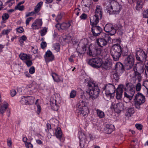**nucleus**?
Wrapping results in <instances>:
<instances>
[{
    "label": "nucleus",
    "instance_id": "45",
    "mask_svg": "<svg viewBox=\"0 0 148 148\" xmlns=\"http://www.w3.org/2000/svg\"><path fill=\"white\" fill-rule=\"evenodd\" d=\"M55 49L58 52L60 51V45L58 43H56L54 45Z\"/></svg>",
    "mask_w": 148,
    "mask_h": 148
},
{
    "label": "nucleus",
    "instance_id": "30",
    "mask_svg": "<svg viewBox=\"0 0 148 148\" xmlns=\"http://www.w3.org/2000/svg\"><path fill=\"white\" fill-rule=\"evenodd\" d=\"M86 102L83 100L80 101L77 105V106L79 109L85 108V107H87L86 106Z\"/></svg>",
    "mask_w": 148,
    "mask_h": 148
},
{
    "label": "nucleus",
    "instance_id": "36",
    "mask_svg": "<svg viewBox=\"0 0 148 148\" xmlns=\"http://www.w3.org/2000/svg\"><path fill=\"white\" fill-rule=\"evenodd\" d=\"M124 28V27L119 25L118 27V28L117 29L119 34L120 35H122L125 31Z\"/></svg>",
    "mask_w": 148,
    "mask_h": 148
},
{
    "label": "nucleus",
    "instance_id": "55",
    "mask_svg": "<svg viewBox=\"0 0 148 148\" xmlns=\"http://www.w3.org/2000/svg\"><path fill=\"white\" fill-rule=\"evenodd\" d=\"M10 29H4L2 31V33L3 35L7 34L10 32Z\"/></svg>",
    "mask_w": 148,
    "mask_h": 148
},
{
    "label": "nucleus",
    "instance_id": "4",
    "mask_svg": "<svg viewBox=\"0 0 148 148\" xmlns=\"http://www.w3.org/2000/svg\"><path fill=\"white\" fill-rule=\"evenodd\" d=\"M122 48L120 45L117 44L113 45L111 49L110 53L114 61H117L121 57Z\"/></svg>",
    "mask_w": 148,
    "mask_h": 148
},
{
    "label": "nucleus",
    "instance_id": "8",
    "mask_svg": "<svg viewBox=\"0 0 148 148\" xmlns=\"http://www.w3.org/2000/svg\"><path fill=\"white\" fill-rule=\"evenodd\" d=\"M105 92V94L107 97L114 96L115 89L114 86L111 84H106L103 88Z\"/></svg>",
    "mask_w": 148,
    "mask_h": 148
},
{
    "label": "nucleus",
    "instance_id": "40",
    "mask_svg": "<svg viewBox=\"0 0 148 148\" xmlns=\"http://www.w3.org/2000/svg\"><path fill=\"white\" fill-rule=\"evenodd\" d=\"M127 89L129 90H134V86L131 83H128L126 84Z\"/></svg>",
    "mask_w": 148,
    "mask_h": 148
},
{
    "label": "nucleus",
    "instance_id": "17",
    "mask_svg": "<svg viewBox=\"0 0 148 148\" xmlns=\"http://www.w3.org/2000/svg\"><path fill=\"white\" fill-rule=\"evenodd\" d=\"M55 134L56 137L59 138L61 141H64L65 138L62 137V132L60 127H57L56 129Z\"/></svg>",
    "mask_w": 148,
    "mask_h": 148
},
{
    "label": "nucleus",
    "instance_id": "39",
    "mask_svg": "<svg viewBox=\"0 0 148 148\" xmlns=\"http://www.w3.org/2000/svg\"><path fill=\"white\" fill-rule=\"evenodd\" d=\"M96 111L97 115L100 118H102L104 116V113L102 111L98 109H97Z\"/></svg>",
    "mask_w": 148,
    "mask_h": 148
},
{
    "label": "nucleus",
    "instance_id": "3",
    "mask_svg": "<svg viewBox=\"0 0 148 148\" xmlns=\"http://www.w3.org/2000/svg\"><path fill=\"white\" fill-rule=\"evenodd\" d=\"M134 71L133 78L137 79L139 82L142 79L141 74L143 73L145 70L143 64L140 63H138L134 66L133 69Z\"/></svg>",
    "mask_w": 148,
    "mask_h": 148
},
{
    "label": "nucleus",
    "instance_id": "15",
    "mask_svg": "<svg viewBox=\"0 0 148 148\" xmlns=\"http://www.w3.org/2000/svg\"><path fill=\"white\" fill-rule=\"evenodd\" d=\"M45 61L47 62H49L54 60V57L51 52L49 50L46 52L44 56Z\"/></svg>",
    "mask_w": 148,
    "mask_h": 148
},
{
    "label": "nucleus",
    "instance_id": "13",
    "mask_svg": "<svg viewBox=\"0 0 148 148\" xmlns=\"http://www.w3.org/2000/svg\"><path fill=\"white\" fill-rule=\"evenodd\" d=\"M90 24L92 26L97 25L99 23V19H101L100 17L95 14L90 15Z\"/></svg>",
    "mask_w": 148,
    "mask_h": 148
},
{
    "label": "nucleus",
    "instance_id": "2",
    "mask_svg": "<svg viewBox=\"0 0 148 148\" xmlns=\"http://www.w3.org/2000/svg\"><path fill=\"white\" fill-rule=\"evenodd\" d=\"M89 90L86 92L89 95V98L92 100L95 99L99 96L100 90L97 84L92 81L89 82L88 85Z\"/></svg>",
    "mask_w": 148,
    "mask_h": 148
},
{
    "label": "nucleus",
    "instance_id": "64",
    "mask_svg": "<svg viewBox=\"0 0 148 148\" xmlns=\"http://www.w3.org/2000/svg\"><path fill=\"white\" fill-rule=\"evenodd\" d=\"M62 16L60 14L58 15L56 18V21L59 22L62 19Z\"/></svg>",
    "mask_w": 148,
    "mask_h": 148
},
{
    "label": "nucleus",
    "instance_id": "42",
    "mask_svg": "<svg viewBox=\"0 0 148 148\" xmlns=\"http://www.w3.org/2000/svg\"><path fill=\"white\" fill-rule=\"evenodd\" d=\"M47 32V29L46 27H44L40 31V35L43 36L45 35Z\"/></svg>",
    "mask_w": 148,
    "mask_h": 148
},
{
    "label": "nucleus",
    "instance_id": "63",
    "mask_svg": "<svg viewBox=\"0 0 148 148\" xmlns=\"http://www.w3.org/2000/svg\"><path fill=\"white\" fill-rule=\"evenodd\" d=\"M47 46V43L45 42H42L41 44V47L42 49L45 48Z\"/></svg>",
    "mask_w": 148,
    "mask_h": 148
},
{
    "label": "nucleus",
    "instance_id": "10",
    "mask_svg": "<svg viewBox=\"0 0 148 148\" xmlns=\"http://www.w3.org/2000/svg\"><path fill=\"white\" fill-rule=\"evenodd\" d=\"M92 4V0H82L81 5L83 10L84 12H88L90 10V7Z\"/></svg>",
    "mask_w": 148,
    "mask_h": 148
},
{
    "label": "nucleus",
    "instance_id": "33",
    "mask_svg": "<svg viewBox=\"0 0 148 148\" xmlns=\"http://www.w3.org/2000/svg\"><path fill=\"white\" fill-rule=\"evenodd\" d=\"M70 26V24L69 23H63L60 24V27L61 29H64L68 28Z\"/></svg>",
    "mask_w": 148,
    "mask_h": 148
},
{
    "label": "nucleus",
    "instance_id": "16",
    "mask_svg": "<svg viewBox=\"0 0 148 148\" xmlns=\"http://www.w3.org/2000/svg\"><path fill=\"white\" fill-rule=\"evenodd\" d=\"M79 138L80 140V146L81 147H83L85 143V139L86 136L85 134L82 132H79Z\"/></svg>",
    "mask_w": 148,
    "mask_h": 148
},
{
    "label": "nucleus",
    "instance_id": "58",
    "mask_svg": "<svg viewBox=\"0 0 148 148\" xmlns=\"http://www.w3.org/2000/svg\"><path fill=\"white\" fill-rule=\"evenodd\" d=\"M14 0H10L7 2V3L9 7H10L13 3H14L15 2Z\"/></svg>",
    "mask_w": 148,
    "mask_h": 148
},
{
    "label": "nucleus",
    "instance_id": "5",
    "mask_svg": "<svg viewBox=\"0 0 148 148\" xmlns=\"http://www.w3.org/2000/svg\"><path fill=\"white\" fill-rule=\"evenodd\" d=\"M87 63L92 67L99 68L102 65V60L100 58L96 57L86 60Z\"/></svg>",
    "mask_w": 148,
    "mask_h": 148
},
{
    "label": "nucleus",
    "instance_id": "28",
    "mask_svg": "<svg viewBox=\"0 0 148 148\" xmlns=\"http://www.w3.org/2000/svg\"><path fill=\"white\" fill-rule=\"evenodd\" d=\"M43 3V2L40 1L37 4L35 7L34 11H33L34 12L35 14L38 13L40 11V8L42 5Z\"/></svg>",
    "mask_w": 148,
    "mask_h": 148
},
{
    "label": "nucleus",
    "instance_id": "12",
    "mask_svg": "<svg viewBox=\"0 0 148 148\" xmlns=\"http://www.w3.org/2000/svg\"><path fill=\"white\" fill-rule=\"evenodd\" d=\"M105 31L108 33L110 35H114L116 32V30L113 26L110 24H107L104 27Z\"/></svg>",
    "mask_w": 148,
    "mask_h": 148
},
{
    "label": "nucleus",
    "instance_id": "52",
    "mask_svg": "<svg viewBox=\"0 0 148 148\" xmlns=\"http://www.w3.org/2000/svg\"><path fill=\"white\" fill-rule=\"evenodd\" d=\"M76 92L74 90H72L70 93V97L71 98H74L76 96Z\"/></svg>",
    "mask_w": 148,
    "mask_h": 148
},
{
    "label": "nucleus",
    "instance_id": "61",
    "mask_svg": "<svg viewBox=\"0 0 148 148\" xmlns=\"http://www.w3.org/2000/svg\"><path fill=\"white\" fill-rule=\"evenodd\" d=\"M124 95L125 97L129 99L130 101L132 99V98L130 97V96L129 95L127 94V92H124Z\"/></svg>",
    "mask_w": 148,
    "mask_h": 148
},
{
    "label": "nucleus",
    "instance_id": "20",
    "mask_svg": "<svg viewBox=\"0 0 148 148\" xmlns=\"http://www.w3.org/2000/svg\"><path fill=\"white\" fill-rule=\"evenodd\" d=\"M9 105L8 103H6L2 105L0 108V113L3 114L7 109V111L9 113H10V110L9 109H7L8 108Z\"/></svg>",
    "mask_w": 148,
    "mask_h": 148
},
{
    "label": "nucleus",
    "instance_id": "34",
    "mask_svg": "<svg viewBox=\"0 0 148 148\" xmlns=\"http://www.w3.org/2000/svg\"><path fill=\"white\" fill-rule=\"evenodd\" d=\"M27 105H32L34 103L35 98L32 96H27Z\"/></svg>",
    "mask_w": 148,
    "mask_h": 148
},
{
    "label": "nucleus",
    "instance_id": "44",
    "mask_svg": "<svg viewBox=\"0 0 148 148\" xmlns=\"http://www.w3.org/2000/svg\"><path fill=\"white\" fill-rule=\"evenodd\" d=\"M32 29H38L40 28L39 26L38 25L34 22L32 24Z\"/></svg>",
    "mask_w": 148,
    "mask_h": 148
},
{
    "label": "nucleus",
    "instance_id": "14",
    "mask_svg": "<svg viewBox=\"0 0 148 148\" xmlns=\"http://www.w3.org/2000/svg\"><path fill=\"white\" fill-rule=\"evenodd\" d=\"M92 26V32L93 35L94 36H97L99 35L102 31L101 28L96 25Z\"/></svg>",
    "mask_w": 148,
    "mask_h": 148
},
{
    "label": "nucleus",
    "instance_id": "22",
    "mask_svg": "<svg viewBox=\"0 0 148 148\" xmlns=\"http://www.w3.org/2000/svg\"><path fill=\"white\" fill-rule=\"evenodd\" d=\"M79 113L83 116H87L89 112L88 107H85V108L79 109Z\"/></svg>",
    "mask_w": 148,
    "mask_h": 148
},
{
    "label": "nucleus",
    "instance_id": "47",
    "mask_svg": "<svg viewBox=\"0 0 148 148\" xmlns=\"http://www.w3.org/2000/svg\"><path fill=\"white\" fill-rule=\"evenodd\" d=\"M145 64H147L145 65L146 70H145V75L147 77H148V61H145Z\"/></svg>",
    "mask_w": 148,
    "mask_h": 148
},
{
    "label": "nucleus",
    "instance_id": "56",
    "mask_svg": "<svg viewBox=\"0 0 148 148\" xmlns=\"http://www.w3.org/2000/svg\"><path fill=\"white\" fill-rule=\"evenodd\" d=\"M25 145L27 148H32V145L30 143L26 142L25 143Z\"/></svg>",
    "mask_w": 148,
    "mask_h": 148
},
{
    "label": "nucleus",
    "instance_id": "38",
    "mask_svg": "<svg viewBox=\"0 0 148 148\" xmlns=\"http://www.w3.org/2000/svg\"><path fill=\"white\" fill-rule=\"evenodd\" d=\"M52 77L55 81L59 82L60 80L58 75L55 73H53L52 74Z\"/></svg>",
    "mask_w": 148,
    "mask_h": 148
},
{
    "label": "nucleus",
    "instance_id": "11",
    "mask_svg": "<svg viewBox=\"0 0 148 148\" xmlns=\"http://www.w3.org/2000/svg\"><path fill=\"white\" fill-rule=\"evenodd\" d=\"M136 56L138 60L141 62H143L144 61L145 62L147 58V55L144 51L140 50L136 52Z\"/></svg>",
    "mask_w": 148,
    "mask_h": 148
},
{
    "label": "nucleus",
    "instance_id": "7",
    "mask_svg": "<svg viewBox=\"0 0 148 148\" xmlns=\"http://www.w3.org/2000/svg\"><path fill=\"white\" fill-rule=\"evenodd\" d=\"M108 12L110 14L112 13L114 14H119L121 9V6L116 2L114 1L112 3V5H110V8H108Z\"/></svg>",
    "mask_w": 148,
    "mask_h": 148
},
{
    "label": "nucleus",
    "instance_id": "1",
    "mask_svg": "<svg viewBox=\"0 0 148 148\" xmlns=\"http://www.w3.org/2000/svg\"><path fill=\"white\" fill-rule=\"evenodd\" d=\"M79 44L82 46V48L79 51H77L79 54H84L87 51V53L88 55L91 56H94L100 53V51L99 49L93 48L92 49H90V47L88 45V41L86 39L82 40L79 43Z\"/></svg>",
    "mask_w": 148,
    "mask_h": 148
},
{
    "label": "nucleus",
    "instance_id": "49",
    "mask_svg": "<svg viewBox=\"0 0 148 148\" xmlns=\"http://www.w3.org/2000/svg\"><path fill=\"white\" fill-rule=\"evenodd\" d=\"M135 91L134 90H129V92H127V94L130 96V97L132 99L134 94Z\"/></svg>",
    "mask_w": 148,
    "mask_h": 148
},
{
    "label": "nucleus",
    "instance_id": "59",
    "mask_svg": "<svg viewBox=\"0 0 148 148\" xmlns=\"http://www.w3.org/2000/svg\"><path fill=\"white\" fill-rule=\"evenodd\" d=\"M16 94V91L14 89H12L10 90V94L12 97H14Z\"/></svg>",
    "mask_w": 148,
    "mask_h": 148
},
{
    "label": "nucleus",
    "instance_id": "51",
    "mask_svg": "<svg viewBox=\"0 0 148 148\" xmlns=\"http://www.w3.org/2000/svg\"><path fill=\"white\" fill-rule=\"evenodd\" d=\"M9 16L8 14L5 13L2 16V19L3 20H5L8 19L9 18Z\"/></svg>",
    "mask_w": 148,
    "mask_h": 148
},
{
    "label": "nucleus",
    "instance_id": "53",
    "mask_svg": "<svg viewBox=\"0 0 148 148\" xmlns=\"http://www.w3.org/2000/svg\"><path fill=\"white\" fill-rule=\"evenodd\" d=\"M138 82H139L138 81ZM141 88V84L138 82L136 85V90L137 91H139Z\"/></svg>",
    "mask_w": 148,
    "mask_h": 148
},
{
    "label": "nucleus",
    "instance_id": "43",
    "mask_svg": "<svg viewBox=\"0 0 148 148\" xmlns=\"http://www.w3.org/2000/svg\"><path fill=\"white\" fill-rule=\"evenodd\" d=\"M34 22L36 23L40 27L42 24V20L40 19H36L34 21Z\"/></svg>",
    "mask_w": 148,
    "mask_h": 148
},
{
    "label": "nucleus",
    "instance_id": "23",
    "mask_svg": "<svg viewBox=\"0 0 148 148\" xmlns=\"http://www.w3.org/2000/svg\"><path fill=\"white\" fill-rule=\"evenodd\" d=\"M102 11L101 7L99 5H97L95 11V14L101 18L102 16Z\"/></svg>",
    "mask_w": 148,
    "mask_h": 148
},
{
    "label": "nucleus",
    "instance_id": "25",
    "mask_svg": "<svg viewBox=\"0 0 148 148\" xmlns=\"http://www.w3.org/2000/svg\"><path fill=\"white\" fill-rule=\"evenodd\" d=\"M102 68L106 70H108L111 68L112 63L110 62H106L102 64Z\"/></svg>",
    "mask_w": 148,
    "mask_h": 148
},
{
    "label": "nucleus",
    "instance_id": "48",
    "mask_svg": "<svg viewBox=\"0 0 148 148\" xmlns=\"http://www.w3.org/2000/svg\"><path fill=\"white\" fill-rule=\"evenodd\" d=\"M143 14L144 18H148V9L144 10L143 12Z\"/></svg>",
    "mask_w": 148,
    "mask_h": 148
},
{
    "label": "nucleus",
    "instance_id": "35",
    "mask_svg": "<svg viewBox=\"0 0 148 148\" xmlns=\"http://www.w3.org/2000/svg\"><path fill=\"white\" fill-rule=\"evenodd\" d=\"M112 77L116 82H118L119 79V76L118 74L116 71L115 72L113 73L112 74Z\"/></svg>",
    "mask_w": 148,
    "mask_h": 148
},
{
    "label": "nucleus",
    "instance_id": "19",
    "mask_svg": "<svg viewBox=\"0 0 148 148\" xmlns=\"http://www.w3.org/2000/svg\"><path fill=\"white\" fill-rule=\"evenodd\" d=\"M50 105L52 109L54 111H57L58 109V106L56 103V100L52 99L50 101Z\"/></svg>",
    "mask_w": 148,
    "mask_h": 148
},
{
    "label": "nucleus",
    "instance_id": "26",
    "mask_svg": "<svg viewBox=\"0 0 148 148\" xmlns=\"http://www.w3.org/2000/svg\"><path fill=\"white\" fill-rule=\"evenodd\" d=\"M122 88L118 87L116 90V98L118 99H120L122 97Z\"/></svg>",
    "mask_w": 148,
    "mask_h": 148
},
{
    "label": "nucleus",
    "instance_id": "54",
    "mask_svg": "<svg viewBox=\"0 0 148 148\" xmlns=\"http://www.w3.org/2000/svg\"><path fill=\"white\" fill-rule=\"evenodd\" d=\"M87 18V15L85 13L82 14L80 16V18L81 19L85 20Z\"/></svg>",
    "mask_w": 148,
    "mask_h": 148
},
{
    "label": "nucleus",
    "instance_id": "46",
    "mask_svg": "<svg viewBox=\"0 0 148 148\" xmlns=\"http://www.w3.org/2000/svg\"><path fill=\"white\" fill-rule=\"evenodd\" d=\"M26 63L27 66L28 67L30 66L32 64V61L30 60H27L24 62Z\"/></svg>",
    "mask_w": 148,
    "mask_h": 148
},
{
    "label": "nucleus",
    "instance_id": "50",
    "mask_svg": "<svg viewBox=\"0 0 148 148\" xmlns=\"http://www.w3.org/2000/svg\"><path fill=\"white\" fill-rule=\"evenodd\" d=\"M143 85L144 86L147 90L148 94V80L145 81L144 82Z\"/></svg>",
    "mask_w": 148,
    "mask_h": 148
},
{
    "label": "nucleus",
    "instance_id": "29",
    "mask_svg": "<svg viewBox=\"0 0 148 148\" xmlns=\"http://www.w3.org/2000/svg\"><path fill=\"white\" fill-rule=\"evenodd\" d=\"M115 68L116 71L117 70H123L124 69V67L123 64L120 62L117 63L115 66Z\"/></svg>",
    "mask_w": 148,
    "mask_h": 148
},
{
    "label": "nucleus",
    "instance_id": "24",
    "mask_svg": "<svg viewBox=\"0 0 148 148\" xmlns=\"http://www.w3.org/2000/svg\"><path fill=\"white\" fill-rule=\"evenodd\" d=\"M19 57L21 60L24 61V62L27 60H30L32 58L31 56L30 55L23 53L20 54Z\"/></svg>",
    "mask_w": 148,
    "mask_h": 148
},
{
    "label": "nucleus",
    "instance_id": "18",
    "mask_svg": "<svg viewBox=\"0 0 148 148\" xmlns=\"http://www.w3.org/2000/svg\"><path fill=\"white\" fill-rule=\"evenodd\" d=\"M97 42L98 45L101 47L105 46L107 43V42L106 39L102 38H100L97 39Z\"/></svg>",
    "mask_w": 148,
    "mask_h": 148
},
{
    "label": "nucleus",
    "instance_id": "6",
    "mask_svg": "<svg viewBox=\"0 0 148 148\" xmlns=\"http://www.w3.org/2000/svg\"><path fill=\"white\" fill-rule=\"evenodd\" d=\"M134 105L136 108L139 109L140 106L144 103L145 101V96L141 93H138L135 97Z\"/></svg>",
    "mask_w": 148,
    "mask_h": 148
},
{
    "label": "nucleus",
    "instance_id": "37",
    "mask_svg": "<svg viewBox=\"0 0 148 148\" xmlns=\"http://www.w3.org/2000/svg\"><path fill=\"white\" fill-rule=\"evenodd\" d=\"M20 102L22 104L27 105V97H21Z\"/></svg>",
    "mask_w": 148,
    "mask_h": 148
},
{
    "label": "nucleus",
    "instance_id": "57",
    "mask_svg": "<svg viewBox=\"0 0 148 148\" xmlns=\"http://www.w3.org/2000/svg\"><path fill=\"white\" fill-rule=\"evenodd\" d=\"M12 142L11 139L8 138L7 139V145L10 148H11L12 147Z\"/></svg>",
    "mask_w": 148,
    "mask_h": 148
},
{
    "label": "nucleus",
    "instance_id": "41",
    "mask_svg": "<svg viewBox=\"0 0 148 148\" xmlns=\"http://www.w3.org/2000/svg\"><path fill=\"white\" fill-rule=\"evenodd\" d=\"M27 39L26 37L25 36L23 35L20 38V39L19 40V41L21 45V46H22V45L24 43V42Z\"/></svg>",
    "mask_w": 148,
    "mask_h": 148
},
{
    "label": "nucleus",
    "instance_id": "60",
    "mask_svg": "<svg viewBox=\"0 0 148 148\" xmlns=\"http://www.w3.org/2000/svg\"><path fill=\"white\" fill-rule=\"evenodd\" d=\"M35 70L34 67V66H32L29 69V73L31 74H32L34 73Z\"/></svg>",
    "mask_w": 148,
    "mask_h": 148
},
{
    "label": "nucleus",
    "instance_id": "21",
    "mask_svg": "<svg viewBox=\"0 0 148 148\" xmlns=\"http://www.w3.org/2000/svg\"><path fill=\"white\" fill-rule=\"evenodd\" d=\"M114 127L113 125L107 124L105 128L106 132L107 134H110L114 130Z\"/></svg>",
    "mask_w": 148,
    "mask_h": 148
},
{
    "label": "nucleus",
    "instance_id": "31",
    "mask_svg": "<svg viewBox=\"0 0 148 148\" xmlns=\"http://www.w3.org/2000/svg\"><path fill=\"white\" fill-rule=\"evenodd\" d=\"M142 0H137L136 8V10H139L142 7Z\"/></svg>",
    "mask_w": 148,
    "mask_h": 148
},
{
    "label": "nucleus",
    "instance_id": "62",
    "mask_svg": "<svg viewBox=\"0 0 148 148\" xmlns=\"http://www.w3.org/2000/svg\"><path fill=\"white\" fill-rule=\"evenodd\" d=\"M136 128L139 130H141L142 129V125L140 124H136L135 125Z\"/></svg>",
    "mask_w": 148,
    "mask_h": 148
},
{
    "label": "nucleus",
    "instance_id": "9",
    "mask_svg": "<svg viewBox=\"0 0 148 148\" xmlns=\"http://www.w3.org/2000/svg\"><path fill=\"white\" fill-rule=\"evenodd\" d=\"M134 58L131 55H129L125 59L124 63L127 67V69H130L132 68L134 64Z\"/></svg>",
    "mask_w": 148,
    "mask_h": 148
},
{
    "label": "nucleus",
    "instance_id": "32",
    "mask_svg": "<svg viewBox=\"0 0 148 148\" xmlns=\"http://www.w3.org/2000/svg\"><path fill=\"white\" fill-rule=\"evenodd\" d=\"M134 112V109L133 108H129L128 109L126 113V115L128 117L130 116Z\"/></svg>",
    "mask_w": 148,
    "mask_h": 148
},
{
    "label": "nucleus",
    "instance_id": "27",
    "mask_svg": "<svg viewBox=\"0 0 148 148\" xmlns=\"http://www.w3.org/2000/svg\"><path fill=\"white\" fill-rule=\"evenodd\" d=\"M125 108L124 104L123 102H120L117 103L116 105H114V108L119 110V112H120L121 111L123 110Z\"/></svg>",
    "mask_w": 148,
    "mask_h": 148
}]
</instances>
